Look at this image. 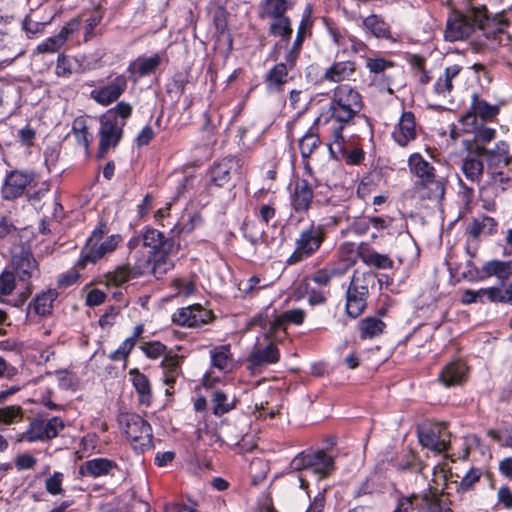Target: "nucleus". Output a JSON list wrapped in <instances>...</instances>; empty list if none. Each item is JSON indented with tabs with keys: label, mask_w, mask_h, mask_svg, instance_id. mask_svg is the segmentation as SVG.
Masks as SVG:
<instances>
[{
	"label": "nucleus",
	"mask_w": 512,
	"mask_h": 512,
	"mask_svg": "<svg viewBox=\"0 0 512 512\" xmlns=\"http://www.w3.org/2000/svg\"><path fill=\"white\" fill-rule=\"evenodd\" d=\"M410 172L417 177L416 189L419 197L440 201L445 194L444 178L436 175L433 165L419 153L410 155L408 159Z\"/></svg>",
	"instance_id": "obj_1"
},
{
	"label": "nucleus",
	"mask_w": 512,
	"mask_h": 512,
	"mask_svg": "<svg viewBox=\"0 0 512 512\" xmlns=\"http://www.w3.org/2000/svg\"><path fill=\"white\" fill-rule=\"evenodd\" d=\"M363 102L360 93L348 84L338 85L331 99L329 110L331 119L341 125L334 129L336 140H342L341 130L343 124L349 123L362 109Z\"/></svg>",
	"instance_id": "obj_2"
},
{
	"label": "nucleus",
	"mask_w": 512,
	"mask_h": 512,
	"mask_svg": "<svg viewBox=\"0 0 512 512\" xmlns=\"http://www.w3.org/2000/svg\"><path fill=\"white\" fill-rule=\"evenodd\" d=\"M480 153L487 163V173L495 185L502 190L512 186V156L508 144L501 141L494 148H481Z\"/></svg>",
	"instance_id": "obj_3"
},
{
	"label": "nucleus",
	"mask_w": 512,
	"mask_h": 512,
	"mask_svg": "<svg viewBox=\"0 0 512 512\" xmlns=\"http://www.w3.org/2000/svg\"><path fill=\"white\" fill-rule=\"evenodd\" d=\"M141 243L142 248L149 249L147 254L141 257L150 256L153 268L151 273L156 277H160L172 267V262L167 257L174 249V242L171 239H165L164 235L156 229H147Z\"/></svg>",
	"instance_id": "obj_4"
},
{
	"label": "nucleus",
	"mask_w": 512,
	"mask_h": 512,
	"mask_svg": "<svg viewBox=\"0 0 512 512\" xmlns=\"http://www.w3.org/2000/svg\"><path fill=\"white\" fill-rule=\"evenodd\" d=\"M487 20L486 8L470 7L465 13L454 12L447 20L445 39L450 42L468 38L475 28L482 29Z\"/></svg>",
	"instance_id": "obj_5"
},
{
	"label": "nucleus",
	"mask_w": 512,
	"mask_h": 512,
	"mask_svg": "<svg viewBox=\"0 0 512 512\" xmlns=\"http://www.w3.org/2000/svg\"><path fill=\"white\" fill-rule=\"evenodd\" d=\"M446 480L445 470L440 466L434 467L433 478L428 484L427 492L420 496L419 512H452L450 503L443 493Z\"/></svg>",
	"instance_id": "obj_6"
},
{
	"label": "nucleus",
	"mask_w": 512,
	"mask_h": 512,
	"mask_svg": "<svg viewBox=\"0 0 512 512\" xmlns=\"http://www.w3.org/2000/svg\"><path fill=\"white\" fill-rule=\"evenodd\" d=\"M107 231V226L104 223H100L99 226L94 229L82 249L78 267L84 268L88 263H95L106 253L112 252L117 247L119 242L118 236L111 235L103 240V236Z\"/></svg>",
	"instance_id": "obj_7"
},
{
	"label": "nucleus",
	"mask_w": 512,
	"mask_h": 512,
	"mask_svg": "<svg viewBox=\"0 0 512 512\" xmlns=\"http://www.w3.org/2000/svg\"><path fill=\"white\" fill-rule=\"evenodd\" d=\"M119 423L135 450L144 451L152 447V429L141 416L133 413L122 414Z\"/></svg>",
	"instance_id": "obj_8"
},
{
	"label": "nucleus",
	"mask_w": 512,
	"mask_h": 512,
	"mask_svg": "<svg viewBox=\"0 0 512 512\" xmlns=\"http://www.w3.org/2000/svg\"><path fill=\"white\" fill-rule=\"evenodd\" d=\"M138 242H140V240L137 239L129 242V247L133 249L129 261H134L133 266H131L129 262L124 266L118 267L114 272L109 273L108 281L110 283L119 286L138 275L151 273V269L153 268L150 256L139 257L141 251L138 249Z\"/></svg>",
	"instance_id": "obj_9"
},
{
	"label": "nucleus",
	"mask_w": 512,
	"mask_h": 512,
	"mask_svg": "<svg viewBox=\"0 0 512 512\" xmlns=\"http://www.w3.org/2000/svg\"><path fill=\"white\" fill-rule=\"evenodd\" d=\"M99 143L97 157L105 158L107 153L116 148L123 136L124 121L115 119L111 111H107L99 118Z\"/></svg>",
	"instance_id": "obj_10"
},
{
	"label": "nucleus",
	"mask_w": 512,
	"mask_h": 512,
	"mask_svg": "<svg viewBox=\"0 0 512 512\" xmlns=\"http://www.w3.org/2000/svg\"><path fill=\"white\" fill-rule=\"evenodd\" d=\"M15 276L21 283L22 291L19 294V303L23 304L31 295L33 281L40 278V269L37 261L28 253L16 255L13 258Z\"/></svg>",
	"instance_id": "obj_11"
},
{
	"label": "nucleus",
	"mask_w": 512,
	"mask_h": 512,
	"mask_svg": "<svg viewBox=\"0 0 512 512\" xmlns=\"http://www.w3.org/2000/svg\"><path fill=\"white\" fill-rule=\"evenodd\" d=\"M325 233L322 225H310L301 231L296 240L294 252L288 258V264H296L312 256L324 241Z\"/></svg>",
	"instance_id": "obj_12"
},
{
	"label": "nucleus",
	"mask_w": 512,
	"mask_h": 512,
	"mask_svg": "<svg viewBox=\"0 0 512 512\" xmlns=\"http://www.w3.org/2000/svg\"><path fill=\"white\" fill-rule=\"evenodd\" d=\"M209 174L214 185L224 187L233 179H240L243 176V161L236 156L225 157L212 165Z\"/></svg>",
	"instance_id": "obj_13"
},
{
	"label": "nucleus",
	"mask_w": 512,
	"mask_h": 512,
	"mask_svg": "<svg viewBox=\"0 0 512 512\" xmlns=\"http://www.w3.org/2000/svg\"><path fill=\"white\" fill-rule=\"evenodd\" d=\"M34 184V174L13 170L6 174L1 186V196L4 200H14L23 196L27 188Z\"/></svg>",
	"instance_id": "obj_14"
},
{
	"label": "nucleus",
	"mask_w": 512,
	"mask_h": 512,
	"mask_svg": "<svg viewBox=\"0 0 512 512\" xmlns=\"http://www.w3.org/2000/svg\"><path fill=\"white\" fill-rule=\"evenodd\" d=\"M293 464L296 468L310 469L320 475L327 476L334 469L333 458L324 451H318L304 458H295Z\"/></svg>",
	"instance_id": "obj_15"
},
{
	"label": "nucleus",
	"mask_w": 512,
	"mask_h": 512,
	"mask_svg": "<svg viewBox=\"0 0 512 512\" xmlns=\"http://www.w3.org/2000/svg\"><path fill=\"white\" fill-rule=\"evenodd\" d=\"M127 87L125 76L118 75L114 77L107 85L91 91V98L97 103L108 106L117 101Z\"/></svg>",
	"instance_id": "obj_16"
},
{
	"label": "nucleus",
	"mask_w": 512,
	"mask_h": 512,
	"mask_svg": "<svg viewBox=\"0 0 512 512\" xmlns=\"http://www.w3.org/2000/svg\"><path fill=\"white\" fill-rule=\"evenodd\" d=\"M211 311L202 308L200 305H192L181 308L173 315V321L181 326L199 327L211 319Z\"/></svg>",
	"instance_id": "obj_17"
},
{
	"label": "nucleus",
	"mask_w": 512,
	"mask_h": 512,
	"mask_svg": "<svg viewBox=\"0 0 512 512\" xmlns=\"http://www.w3.org/2000/svg\"><path fill=\"white\" fill-rule=\"evenodd\" d=\"M313 201V191L305 179H296L292 183L290 195L291 206L297 213L307 212Z\"/></svg>",
	"instance_id": "obj_18"
},
{
	"label": "nucleus",
	"mask_w": 512,
	"mask_h": 512,
	"mask_svg": "<svg viewBox=\"0 0 512 512\" xmlns=\"http://www.w3.org/2000/svg\"><path fill=\"white\" fill-rule=\"evenodd\" d=\"M419 441L423 447L435 452L446 451L450 443V433L445 425H438L419 434Z\"/></svg>",
	"instance_id": "obj_19"
},
{
	"label": "nucleus",
	"mask_w": 512,
	"mask_h": 512,
	"mask_svg": "<svg viewBox=\"0 0 512 512\" xmlns=\"http://www.w3.org/2000/svg\"><path fill=\"white\" fill-rule=\"evenodd\" d=\"M265 346L255 345L248 357L249 369L256 370L257 368L275 364L280 359V353L274 341H268Z\"/></svg>",
	"instance_id": "obj_20"
},
{
	"label": "nucleus",
	"mask_w": 512,
	"mask_h": 512,
	"mask_svg": "<svg viewBox=\"0 0 512 512\" xmlns=\"http://www.w3.org/2000/svg\"><path fill=\"white\" fill-rule=\"evenodd\" d=\"M417 135L415 116L410 111L402 113L398 124L392 132V138L401 147H406Z\"/></svg>",
	"instance_id": "obj_21"
},
{
	"label": "nucleus",
	"mask_w": 512,
	"mask_h": 512,
	"mask_svg": "<svg viewBox=\"0 0 512 512\" xmlns=\"http://www.w3.org/2000/svg\"><path fill=\"white\" fill-rule=\"evenodd\" d=\"M482 147L477 146L473 153H469L462 162L461 171L471 183L479 184L484 172L483 158L480 153Z\"/></svg>",
	"instance_id": "obj_22"
},
{
	"label": "nucleus",
	"mask_w": 512,
	"mask_h": 512,
	"mask_svg": "<svg viewBox=\"0 0 512 512\" xmlns=\"http://www.w3.org/2000/svg\"><path fill=\"white\" fill-rule=\"evenodd\" d=\"M79 27V21L73 19L62 27L57 35H54L37 46L40 53H54L58 51L66 42L69 35L73 34Z\"/></svg>",
	"instance_id": "obj_23"
},
{
	"label": "nucleus",
	"mask_w": 512,
	"mask_h": 512,
	"mask_svg": "<svg viewBox=\"0 0 512 512\" xmlns=\"http://www.w3.org/2000/svg\"><path fill=\"white\" fill-rule=\"evenodd\" d=\"M356 73V64L353 61H338L329 66L323 79L331 83H340L342 81L354 80Z\"/></svg>",
	"instance_id": "obj_24"
},
{
	"label": "nucleus",
	"mask_w": 512,
	"mask_h": 512,
	"mask_svg": "<svg viewBox=\"0 0 512 512\" xmlns=\"http://www.w3.org/2000/svg\"><path fill=\"white\" fill-rule=\"evenodd\" d=\"M393 66V62L387 61L384 58L366 59V67L369 69L370 73L374 74L372 83L378 85L380 90H387L389 93L393 91L390 88V81H388L385 71Z\"/></svg>",
	"instance_id": "obj_25"
},
{
	"label": "nucleus",
	"mask_w": 512,
	"mask_h": 512,
	"mask_svg": "<svg viewBox=\"0 0 512 512\" xmlns=\"http://www.w3.org/2000/svg\"><path fill=\"white\" fill-rule=\"evenodd\" d=\"M259 326L264 330V338L267 341H274L277 338V333L280 330H285V323L282 320V316H276L274 319L268 315V312L259 314L254 317L250 323L249 327Z\"/></svg>",
	"instance_id": "obj_26"
},
{
	"label": "nucleus",
	"mask_w": 512,
	"mask_h": 512,
	"mask_svg": "<svg viewBox=\"0 0 512 512\" xmlns=\"http://www.w3.org/2000/svg\"><path fill=\"white\" fill-rule=\"evenodd\" d=\"M468 368L465 362L456 360L445 366L439 375L440 381L446 386L461 384L466 379Z\"/></svg>",
	"instance_id": "obj_27"
},
{
	"label": "nucleus",
	"mask_w": 512,
	"mask_h": 512,
	"mask_svg": "<svg viewBox=\"0 0 512 512\" xmlns=\"http://www.w3.org/2000/svg\"><path fill=\"white\" fill-rule=\"evenodd\" d=\"M357 255L365 264L378 269H389L393 266V261L387 255L377 253L366 243L357 246Z\"/></svg>",
	"instance_id": "obj_28"
},
{
	"label": "nucleus",
	"mask_w": 512,
	"mask_h": 512,
	"mask_svg": "<svg viewBox=\"0 0 512 512\" xmlns=\"http://www.w3.org/2000/svg\"><path fill=\"white\" fill-rule=\"evenodd\" d=\"M461 70L462 67L457 64L446 67L443 75L434 84L435 92L443 97L450 95L454 87V81L459 76Z\"/></svg>",
	"instance_id": "obj_29"
},
{
	"label": "nucleus",
	"mask_w": 512,
	"mask_h": 512,
	"mask_svg": "<svg viewBox=\"0 0 512 512\" xmlns=\"http://www.w3.org/2000/svg\"><path fill=\"white\" fill-rule=\"evenodd\" d=\"M181 357L177 355H165L162 360L161 366L163 368V382L168 388L166 389V394H172L170 388H173V385L180 375Z\"/></svg>",
	"instance_id": "obj_30"
},
{
	"label": "nucleus",
	"mask_w": 512,
	"mask_h": 512,
	"mask_svg": "<svg viewBox=\"0 0 512 512\" xmlns=\"http://www.w3.org/2000/svg\"><path fill=\"white\" fill-rule=\"evenodd\" d=\"M161 56L155 54L150 57H138L130 63L128 71L137 77H144L153 73L161 64Z\"/></svg>",
	"instance_id": "obj_31"
},
{
	"label": "nucleus",
	"mask_w": 512,
	"mask_h": 512,
	"mask_svg": "<svg viewBox=\"0 0 512 512\" xmlns=\"http://www.w3.org/2000/svg\"><path fill=\"white\" fill-rule=\"evenodd\" d=\"M211 364L213 368L222 372H229L233 368V357L230 345L216 346L210 350Z\"/></svg>",
	"instance_id": "obj_32"
},
{
	"label": "nucleus",
	"mask_w": 512,
	"mask_h": 512,
	"mask_svg": "<svg viewBox=\"0 0 512 512\" xmlns=\"http://www.w3.org/2000/svg\"><path fill=\"white\" fill-rule=\"evenodd\" d=\"M58 297L56 289H47L36 295L33 302L29 304L34 312L41 316L49 315L52 312L53 304Z\"/></svg>",
	"instance_id": "obj_33"
},
{
	"label": "nucleus",
	"mask_w": 512,
	"mask_h": 512,
	"mask_svg": "<svg viewBox=\"0 0 512 512\" xmlns=\"http://www.w3.org/2000/svg\"><path fill=\"white\" fill-rule=\"evenodd\" d=\"M116 467V464L106 458H95L86 461L81 467H80V473L81 474H89L94 478L101 477L104 475L109 474L114 468Z\"/></svg>",
	"instance_id": "obj_34"
},
{
	"label": "nucleus",
	"mask_w": 512,
	"mask_h": 512,
	"mask_svg": "<svg viewBox=\"0 0 512 512\" xmlns=\"http://www.w3.org/2000/svg\"><path fill=\"white\" fill-rule=\"evenodd\" d=\"M289 68L284 63L274 65L266 74L265 81L270 90L281 91L289 80Z\"/></svg>",
	"instance_id": "obj_35"
},
{
	"label": "nucleus",
	"mask_w": 512,
	"mask_h": 512,
	"mask_svg": "<svg viewBox=\"0 0 512 512\" xmlns=\"http://www.w3.org/2000/svg\"><path fill=\"white\" fill-rule=\"evenodd\" d=\"M472 114H468L465 120L468 121L476 116L483 120H491L499 113V107L497 105L489 104L484 99L479 98L476 94L473 95V101L471 105Z\"/></svg>",
	"instance_id": "obj_36"
},
{
	"label": "nucleus",
	"mask_w": 512,
	"mask_h": 512,
	"mask_svg": "<svg viewBox=\"0 0 512 512\" xmlns=\"http://www.w3.org/2000/svg\"><path fill=\"white\" fill-rule=\"evenodd\" d=\"M131 381L139 394V400L142 404L149 405L152 398L151 386L148 378L137 369L129 372Z\"/></svg>",
	"instance_id": "obj_37"
},
{
	"label": "nucleus",
	"mask_w": 512,
	"mask_h": 512,
	"mask_svg": "<svg viewBox=\"0 0 512 512\" xmlns=\"http://www.w3.org/2000/svg\"><path fill=\"white\" fill-rule=\"evenodd\" d=\"M482 272L488 277L495 276L505 281L512 275V265L509 261L491 260L483 265Z\"/></svg>",
	"instance_id": "obj_38"
},
{
	"label": "nucleus",
	"mask_w": 512,
	"mask_h": 512,
	"mask_svg": "<svg viewBox=\"0 0 512 512\" xmlns=\"http://www.w3.org/2000/svg\"><path fill=\"white\" fill-rule=\"evenodd\" d=\"M374 285V276L371 273L355 271L347 289L350 293L368 296L369 289Z\"/></svg>",
	"instance_id": "obj_39"
},
{
	"label": "nucleus",
	"mask_w": 512,
	"mask_h": 512,
	"mask_svg": "<svg viewBox=\"0 0 512 512\" xmlns=\"http://www.w3.org/2000/svg\"><path fill=\"white\" fill-rule=\"evenodd\" d=\"M288 9V3L286 0H264L261 4V10L259 17L264 18H280L285 16Z\"/></svg>",
	"instance_id": "obj_40"
},
{
	"label": "nucleus",
	"mask_w": 512,
	"mask_h": 512,
	"mask_svg": "<svg viewBox=\"0 0 512 512\" xmlns=\"http://www.w3.org/2000/svg\"><path fill=\"white\" fill-rule=\"evenodd\" d=\"M496 222L493 218L484 216L480 219H474L468 226L467 231L473 239L481 235H490L494 232Z\"/></svg>",
	"instance_id": "obj_41"
},
{
	"label": "nucleus",
	"mask_w": 512,
	"mask_h": 512,
	"mask_svg": "<svg viewBox=\"0 0 512 512\" xmlns=\"http://www.w3.org/2000/svg\"><path fill=\"white\" fill-rule=\"evenodd\" d=\"M48 437H46V429H45V421L43 420H33L29 428L19 434L16 438L17 442L22 441H28V442H35V441H43L47 440Z\"/></svg>",
	"instance_id": "obj_42"
},
{
	"label": "nucleus",
	"mask_w": 512,
	"mask_h": 512,
	"mask_svg": "<svg viewBox=\"0 0 512 512\" xmlns=\"http://www.w3.org/2000/svg\"><path fill=\"white\" fill-rule=\"evenodd\" d=\"M72 133L78 144L82 145L88 151L92 140L91 134L88 132V117H77L72 124Z\"/></svg>",
	"instance_id": "obj_43"
},
{
	"label": "nucleus",
	"mask_w": 512,
	"mask_h": 512,
	"mask_svg": "<svg viewBox=\"0 0 512 512\" xmlns=\"http://www.w3.org/2000/svg\"><path fill=\"white\" fill-rule=\"evenodd\" d=\"M385 323L376 317H368L360 322V336L362 339L374 338L383 333Z\"/></svg>",
	"instance_id": "obj_44"
},
{
	"label": "nucleus",
	"mask_w": 512,
	"mask_h": 512,
	"mask_svg": "<svg viewBox=\"0 0 512 512\" xmlns=\"http://www.w3.org/2000/svg\"><path fill=\"white\" fill-rule=\"evenodd\" d=\"M212 402L213 414L217 417L228 413L236 406V400L232 399L229 401L227 395L220 390H217L213 393Z\"/></svg>",
	"instance_id": "obj_45"
},
{
	"label": "nucleus",
	"mask_w": 512,
	"mask_h": 512,
	"mask_svg": "<svg viewBox=\"0 0 512 512\" xmlns=\"http://www.w3.org/2000/svg\"><path fill=\"white\" fill-rule=\"evenodd\" d=\"M269 33L285 41L290 40L292 34L291 20L287 16L273 19L269 26Z\"/></svg>",
	"instance_id": "obj_46"
},
{
	"label": "nucleus",
	"mask_w": 512,
	"mask_h": 512,
	"mask_svg": "<svg viewBox=\"0 0 512 512\" xmlns=\"http://www.w3.org/2000/svg\"><path fill=\"white\" fill-rule=\"evenodd\" d=\"M311 7L307 6L302 15V19L300 21L299 27L297 29L296 38L293 42V46L302 48V44L307 36L311 34V27L313 25V21L311 18Z\"/></svg>",
	"instance_id": "obj_47"
},
{
	"label": "nucleus",
	"mask_w": 512,
	"mask_h": 512,
	"mask_svg": "<svg viewBox=\"0 0 512 512\" xmlns=\"http://www.w3.org/2000/svg\"><path fill=\"white\" fill-rule=\"evenodd\" d=\"M367 296L346 292V311L349 316L358 317L366 307Z\"/></svg>",
	"instance_id": "obj_48"
},
{
	"label": "nucleus",
	"mask_w": 512,
	"mask_h": 512,
	"mask_svg": "<svg viewBox=\"0 0 512 512\" xmlns=\"http://www.w3.org/2000/svg\"><path fill=\"white\" fill-rule=\"evenodd\" d=\"M363 25L377 38L389 37V26L376 15H370L365 18Z\"/></svg>",
	"instance_id": "obj_49"
},
{
	"label": "nucleus",
	"mask_w": 512,
	"mask_h": 512,
	"mask_svg": "<svg viewBox=\"0 0 512 512\" xmlns=\"http://www.w3.org/2000/svg\"><path fill=\"white\" fill-rule=\"evenodd\" d=\"M23 420V410L20 406H6L0 408V424H17Z\"/></svg>",
	"instance_id": "obj_50"
},
{
	"label": "nucleus",
	"mask_w": 512,
	"mask_h": 512,
	"mask_svg": "<svg viewBox=\"0 0 512 512\" xmlns=\"http://www.w3.org/2000/svg\"><path fill=\"white\" fill-rule=\"evenodd\" d=\"M320 144L319 136L311 131L299 140V149L303 158H308Z\"/></svg>",
	"instance_id": "obj_51"
},
{
	"label": "nucleus",
	"mask_w": 512,
	"mask_h": 512,
	"mask_svg": "<svg viewBox=\"0 0 512 512\" xmlns=\"http://www.w3.org/2000/svg\"><path fill=\"white\" fill-rule=\"evenodd\" d=\"M339 255L340 258L344 261L343 268L339 271V273H344L356 262V258L359 257L357 255V247H355V245L352 243H344L341 245Z\"/></svg>",
	"instance_id": "obj_52"
},
{
	"label": "nucleus",
	"mask_w": 512,
	"mask_h": 512,
	"mask_svg": "<svg viewBox=\"0 0 512 512\" xmlns=\"http://www.w3.org/2000/svg\"><path fill=\"white\" fill-rule=\"evenodd\" d=\"M16 288V276L10 271H4L0 274V301L2 297L11 295Z\"/></svg>",
	"instance_id": "obj_53"
},
{
	"label": "nucleus",
	"mask_w": 512,
	"mask_h": 512,
	"mask_svg": "<svg viewBox=\"0 0 512 512\" xmlns=\"http://www.w3.org/2000/svg\"><path fill=\"white\" fill-rule=\"evenodd\" d=\"M75 61L65 55H59L55 68V74L58 77L68 78L72 75Z\"/></svg>",
	"instance_id": "obj_54"
},
{
	"label": "nucleus",
	"mask_w": 512,
	"mask_h": 512,
	"mask_svg": "<svg viewBox=\"0 0 512 512\" xmlns=\"http://www.w3.org/2000/svg\"><path fill=\"white\" fill-rule=\"evenodd\" d=\"M64 475L61 472H54L49 478L45 481V488L47 492L51 495H61L63 494V483Z\"/></svg>",
	"instance_id": "obj_55"
},
{
	"label": "nucleus",
	"mask_w": 512,
	"mask_h": 512,
	"mask_svg": "<svg viewBox=\"0 0 512 512\" xmlns=\"http://www.w3.org/2000/svg\"><path fill=\"white\" fill-rule=\"evenodd\" d=\"M141 350L144 354L151 358L156 359L165 353L166 347L160 342H148L141 345Z\"/></svg>",
	"instance_id": "obj_56"
},
{
	"label": "nucleus",
	"mask_w": 512,
	"mask_h": 512,
	"mask_svg": "<svg viewBox=\"0 0 512 512\" xmlns=\"http://www.w3.org/2000/svg\"><path fill=\"white\" fill-rule=\"evenodd\" d=\"M63 428L64 423L60 418L53 417L49 419L45 422L46 437H48V439L55 438Z\"/></svg>",
	"instance_id": "obj_57"
},
{
	"label": "nucleus",
	"mask_w": 512,
	"mask_h": 512,
	"mask_svg": "<svg viewBox=\"0 0 512 512\" xmlns=\"http://www.w3.org/2000/svg\"><path fill=\"white\" fill-rule=\"evenodd\" d=\"M339 272L336 269H322L312 276V280L322 286H327L330 283V280L333 276L338 274Z\"/></svg>",
	"instance_id": "obj_58"
},
{
	"label": "nucleus",
	"mask_w": 512,
	"mask_h": 512,
	"mask_svg": "<svg viewBox=\"0 0 512 512\" xmlns=\"http://www.w3.org/2000/svg\"><path fill=\"white\" fill-rule=\"evenodd\" d=\"M109 111H111L114 114L115 119L125 122L126 119H128L131 116L132 107L128 103L120 102L113 109H110Z\"/></svg>",
	"instance_id": "obj_59"
},
{
	"label": "nucleus",
	"mask_w": 512,
	"mask_h": 512,
	"mask_svg": "<svg viewBox=\"0 0 512 512\" xmlns=\"http://www.w3.org/2000/svg\"><path fill=\"white\" fill-rule=\"evenodd\" d=\"M284 323H293L296 325L301 324L305 318V312L301 309H293L285 311L281 314Z\"/></svg>",
	"instance_id": "obj_60"
},
{
	"label": "nucleus",
	"mask_w": 512,
	"mask_h": 512,
	"mask_svg": "<svg viewBox=\"0 0 512 512\" xmlns=\"http://www.w3.org/2000/svg\"><path fill=\"white\" fill-rule=\"evenodd\" d=\"M498 504L505 509H512V490L508 486H501L497 492Z\"/></svg>",
	"instance_id": "obj_61"
},
{
	"label": "nucleus",
	"mask_w": 512,
	"mask_h": 512,
	"mask_svg": "<svg viewBox=\"0 0 512 512\" xmlns=\"http://www.w3.org/2000/svg\"><path fill=\"white\" fill-rule=\"evenodd\" d=\"M481 471L478 469H471L466 475L462 478L460 482V487L463 490L470 489L480 478Z\"/></svg>",
	"instance_id": "obj_62"
},
{
	"label": "nucleus",
	"mask_w": 512,
	"mask_h": 512,
	"mask_svg": "<svg viewBox=\"0 0 512 512\" xmlns=\"http://www.w3.org/2000/svg\"><path fill=\"white\" fill-rule=\"evenodd\" d=\"M17 228L6 217L0 216V239L15 236Z\"/></svg>",
	"instance_id": "obj_63"
},
{
	"label": "nucleus",
	"mask_w": 512,
	"mask_h": 512,
	"mask_svg": "<svg viewBox=\"0 0 512 512\" xmlns=\"http://www.w3.org/2000/svg\"><path fill=\"white\" fill-rule=\"evenodd\" d=\"M106 295L99 289L91 290L86 297V303L89 306H98L105 301Z\"/></svg>",
	"instance_id": "obj_64"
}]
</instances>
